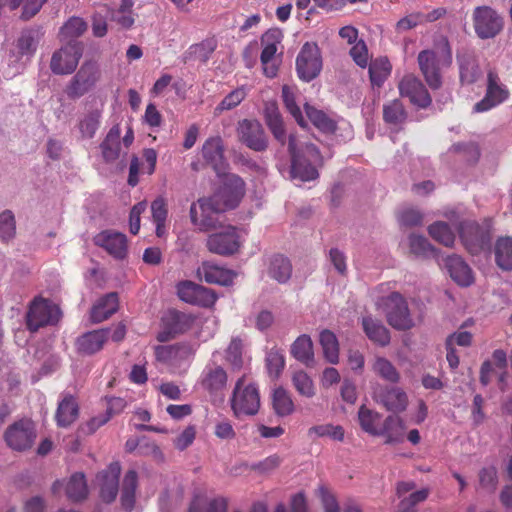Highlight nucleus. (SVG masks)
Returning <instances> with one entry per match:
<instances>
[{
	"mask_svg": "<svg viewBox=\"0 0 512 512\" xmlns=\"http://www.w3.org/2000/svg\"><path fill=\"white\" fill-rule=\"evenodd\" d=\"M288 150L291 155V176L301 181H311L318 178L317 165L322 164V156L316 145L307 143L297 150V139L293 134L288 138Z\"/></svg>",
	"mask_w": 512,
	"mask_h": 512,
	"instance_id": "1",
	"label": "nucleus"
},
{
	"mask_svg": "<svg viewBox=\"0 0 512 512\" xmlns=\"http://www.w3.org/2000/svg\"><path fill=\"white\" fill-rule=\"evenodd\" d=\"M452 63V52L447 40L434 50H423L418 54L419 68L431 89H438L442 85L441 67H448Z\"/></svg>",
	"mask_w": 512,
	"mask_h": 512,
	"instance_id": "2",
	"label": "nucleus"
},
{
	"mask_svg": "<svg viewBox=\"0 0 512 512\" xmlns=\"http://www.w3.org/2000/svg\"><path fill=\"white\" fill-rule=\"evenodd\" d=\"M245 182L236 174L225 176L220 188L203 202V206L210 205L217 212H225L236 208L245 195Z\"/></svg>",
	"mask_w": 512,
	"mask_h": 512,
	"instance_id": "3",
	"label": "nucleus"
},
{
	"mask_svg": "<svg viewBox=\"0 0 512 512\" xmlns=\"http://www.w3.org/2000/svg\"><path fill=\"white\" fill-rule=\"evenodd\" d=\"M230 406L237 418L254 416L260 409V393L255 383L247 382L246 377H240L234 386Z\"/></svg>",
	"mask_w": 512,
	"mask_h": 512,
	"instance_id": "4",
	"label": "nucleus"
},
{
	"mask_svg": "<svg viewBox=\"0 0 512 512\" xmlns=\"http://www.w3.org/2000/svg\"><path fill=\"white\" fill-rule=\"evenodd\" d=\"M61 318V311L52 301L43 297H35L26 314V326L31 332L41 327L55 325Z\"/></svg>",
	"mask_w": 512,
	"mask_h": 512,
	"instance_id": "5",
	"label": "nucleus"
},
{
	"mask_svg": "<svg viewBox=\"0 0 512 512\" xmlns=\"http://www.w3.org/2000/svg\"><path fill=\"white\" fill-rule=\"evenodd\" d=\"M101 76L102 72L96 61H85L66 86L65 93L70 99H78L93 90Z\"/></svg>",
	"mask_w": 512,
	"mask_h": 512,
	"instance_id": "6",
	"label": "nucleus"
},
{
	"mask_svg": "<svg viewBox=\"0 0 512 512\" xmlns=\"http://www.w3.org/2000/svg\"><path fill=\"white\" fill-rule=\"evenodd\" d=\"M34 423L29 419H20L7 427L4 441L14 451L24 452L32 448L36 440Z\"/></svg>",
	"mask_w": 512,
	"mask_h": 512,
	"instance_id": "7",
	"label": "nucleus"
},
{
	"mask_svg": "<svg viewBox=\"0 0 512 512\" xmlns=\"http://www.w3.org/2000/svg\"><path fill=\"white\" fill-rule=\"evenodd\" d=\"M476 35L481 39L497 36L503 29V18L490 6H478L472 14Z\"/></svg>",
	"mask_w": 512,
	"mask_h": 512,
	"instance_id": "8",
	"label": "nucleus"
},
{
	"mask_svg": "<svg viewBox=\"0 0 512 512\" xmlns=\"http://www.w3.org/2000/svg\"><path fill=\"white\" fill-rule=\"evenodd\" d=\"M385 306L387 322L394 329L406 331L415 326L407 301L400 293H391L386 299Z\"/></svg>",
	"mask_w": 512,
	"mask_h": 512,
	"instance_id": "9",
	"label": "nucleus"
},
{
	"mask_svg": "<svg viewBox=\"0 0 512 512\" xmlns=\"http://www.w3.org/2000/svg\"><path fill=\"white\" fill-rule=\"evenodd\" d=\"M83 54V46L78 41H68L52 55L50 68L56 75H67L75 71Z\"/></svg>",
	"mask_w": 512,
	"mask_h": 512,
	"instance_id": "10",
	"label": "nucleus"
},
{
	"mask_svg": "<svg viewBox=\"0 0 512 512\" xmlns=\"http://www.w3.org/2000/svg\"><path fill=\"white\" fill-rule=\"evenodd\" d=\"M221 230L210 234L206 241L207 249L220 256L236 254L241 246L237 228L231 225L221 226Z\"/></svg>",
	"mask_w": 512,
	"mask_h": 512,
	"instance_id": "11",
	"label": "nucleus"
},
{
	"mask_svg": "<svg viewBox=\"0 0 512 512\" xmlns=\"http://www.w3.org/2000/svg\"><path fill=\"white\" fill-rule=\"evenodd\" d=\"M460 239L472 255L479 254L489 246L491 235L488 228L480 226L475 221H463L459 228Z\"/></svg>",
	"mask_w": 512,
	"mask_h": 512,
	"instance_id": "12",
	"label": "nucleus"
},
{
	"mask_svg": "<svg viewBox=\"0 0 512 512\" xmlns=\"http://www.w3.org/2000/svg\"><path fill=\"white\" fill-rule=\"evenodd\" d=\"M322 69V59L318 46L314 43H305L296 59L298 77L306 82L315 79Z\"/></svg>",
	"mask_w": 512,
	"mask_h": 512,
	"instance_id": "13",
	"label": "nucleus"
},
{
	"mask_svg": "<svg viewBox=\"0 0 512 512\" xmlns=\"http://www.w3.org/2000/svg\"><path fill=\"white\" fill-rule=\"evenodd\" d=\"M372 398L378 405L393 413L403 412L408 406V396L398 386L378 384L373 388Z\"/></svg>",
	"mask_w": 512,
	"mask_h": 512,
	"instance_id": "14",
	"label": "nucleus"
},
{
	"mask_svg": "<svg viewBox=\"0 0 512 512\" xmlns=\"http://www.w3.org/2000/svg\"><path fill=\"white\" fill-rule=\"evenodd\" d=\"M178 297L189 304L200 307H212L216 300V293L209 288L199 285L193 281L185 280L177 284Z\"/></svg>",
	"mask_w": 512,
	"mask_h": 512,
	"instance_id": "15",
	"label": "nucleus"
},
{
	"mask_svg": "<svg viewBox=\"0 0 512 512\" xmlns=\"http://www.w3.org/2000/svg\"><path fill=\"white\" fill-rule=\"evenodd\" d=\"M237 134L241 143L256 152L268 148V138L263 126L257 120L244 119L238 123Z\"/></svg>",
	"mask_w": 512,
	"mask_h": 512,
	"instance_id": "16",
	"label": "nucleus"
},
{
	"mask_svg": "<svg viewBox=\"0 0 512 512\" xmlns=\"http://www.w3.org/2000/svg\"><path fill=\"white\" fill-rule=\"evenodd\" d=\"M509 96L505 85L501 84L498 74L490 70L487 74V88L484 98L477 102L473 111L482 113L503 103Z\"/></svg>",
	"mask_w": 512,
	"mask_h": 512,
	"instance_id": "17",
	"label": "nucleus"
},
{
	"mask_svg": "<svg viewBox=\"0 0 512 512\" xmlns=\"http://www.w3.org/2000/svg\"><path fill=\"white\" fill-rule=\"evenodd\" d=\"M398 88L401 96L409 98L410 102L419 108H427L432 102L428 90L414 75H405Z\"/></svg>",
	"mask_w": 512,
	"mask_h": 512,
	"instance_id": "18",
	"label": "nucleus"
},
{
	"mask_svg": "<svg viewBox=\"0 0 512 512\" xmlns=\"http://www.w3.org/2000/svg\"><path fill=\"white\" fill-rule=\"evenodd\" d=\"M95 245L103 248L113 258L122 260L127 256L126 235L113 230H104L94 237Z\"/></svg>",
	"mask_w": 512,
	"mask_h": 512,
	"instance_id": "19",
	"label": "nucleus"
},
{
	"mask_svg": "<svg viewBox=\"0 0 512 512\" xmlns=\"http://www.w3.org/2000/svg\"><path fill=\"white\" fill-rule=\"evenodd\" d=\"M121 465L119 462H112L107 469L97 475V481L100 488V498L105 503H112L119 491V476Z\"/></svg>",
	"mask_w": 512,
	"mask_h": 512,
	"instance_id": "20",
	"label": "nucleus"
},
{
	"mask_svg": "<svg viewBox=\"0 0 512 512\" xmlns=\"http://www.w3.org/2000/svg\"><path fill=\"white\" fill-rule=\"evenodd\" d=\"M110 337L109 329H97L83 333L75 341L78 354L91 356L101 351Z\"/></svg>",
	"mask_w": 512,
	"mask_h": 512,
	"instance_id": "21",
	"label": "nucleus"
},
{
	"mask_svg": "<svg viewBox=\"0 0 512 512\" xmlns=\"http://www.w3.org/2000/svg\"><path fill=\"white\" fill-rule=\"evenodd\" d=\"M103 105L100 107L87 104L84 111L79 115L77 128L83 139H92L102 124Z\"/></svg>",
	"mask_w": 512,
	"mask_h": 512,
	"instance_id": "22",
	"label": "nucleus"
},
{
	"mask_svg": "<svg viewBox=\"0 0 512 512\" xmlns=\"http://www.w3.org/2000/svg\"><path fill=\"white\" fill-rule=\"evenodd\" d=\"M207 198L198 200V207L196 203H193L190 207V219L193 225H195L199 231L207 232L218 227V220L215 217V214H218L213 207L210 205L203 206V202H206Z\"/></svg>",
	"mask_w": 512,
	"mask_h": 512,
	"instance_id": "23",
	"label": "nucleus"
},
{
	"mask_svg": "<svg viewBox=\"0 0 512 512\" xmlns=\"http://www.w3.org/2000/svg\"><path fill=\"white\" fill-rule=\"evenodd\" d=\"M228 376L226 371L219 365L208 364L201 378L202 387L211 395L222 394L227 385Z\"/></svg>",
	"mask_w": 512,
	"mask_h": 512,
	"instance_id": "24",
	"label": "nucleus"
},
{
	"mask_svg": "<svg viewBox=\"0 0 512 512\" xmlns=\"http://www.w3.org/2000/svg\"><path fill=\"white\" fill-rule=\"evenodd\" d=\"M444 265L450 277L458 285L467 287L473 283L474 277L472 270L460 256H447L444 260Z\"/></svg>",
	"mask_w": 512,
	"mask_h": 512,
	"instance_id": "25",
	"label": "nucleus"
},
{
	"mask_svg": "<svg viewBox=\"0 0 512 512\" xmlns=\"http://www.w3.org/2000/svg\"><path fill=\"white\" fill-rule=\"evenodd\" d=\"M198 274L209 284L228 286L232 284L236 273L230 269L218 266L211 262H203L198 269Z\"/></svg>",
	"mask_w": 512,
	"mask_h": 512,
	"instance_id": "26",
	"label": "nucleus"
},
{
	"mask_svg": "<svg viewBox=\"0 0 512 512\" xmlns=\"http://www.w3.org/2000/svg\"><path fill=\"white\" fill-rule=\"evenodd\" d=\"M202 156L207 165L219 173L224 165V147L221 137H210L202 146Z\"/></svg>",
	"mask_w": 512,
	"mask_h": 512,
	"instance_id": "27",
	"label": "nucleus"
},
{
	"mask_svg": "<svg viewBox=\"0 0 512 512\" xmlns=\"http://www.w3.org/2000/svg\"><path fill=\"white\" fill-rule=\"evenodd\" d=\"M119 306L118 294L110 292L101 297L90 312V319L93 323H100L111 317Z\"/></svg>",
	"mask_w": 512,
	"mask_h": 512,
	"instance_id": "28",
	"label": "nucleus"
},
{
	"mask_svg": "<svg viewBox=\"0 0 512 512\" xmlns=\"http://www.w3.org/2000/svg\"><path fill=\"white\" fill-rule=\"evenodd\" d=\"M362 327L368 339L373 343L381 347L390 343V332L381 320L372 316H365L362 318Z\"/></svg>",
	"mask_w": 512,
	"mask_h": 512,
	"instance_id": "29",
	"label": "nucleus"
},
{
	"mask_svg": "<svg viewBox=\"0 0 512 512\" xmlns=\"http://www.w3.org/2000/svg\"><path fill=\"white\" fill-rule=\"evenodd\" d=\"M121 128L118 124L112 126L100 144L102 158L106 163L116 161L121 152Z\"/></svg>",
	"mask_w": 512,
	"mask_h": 512,
	"instance_id": "30",
	"label": "nucleus"
},
{
	"mask_svg": "<svg viewBox=\"0 0 512 512\" xmlns=\"http://www.w3.org/2000/svg\"><path fill=\"white\" fill-rule=\"evenodd\" d=\"M265 122L274 138L281 144L286 143V131L276 102H267L264 108Z\"/></svg>",
	"mask_w": 512,
	"mask_h": 512,
	"instance_id": "31",
	"label": "nucleus"
},
{
	"mask_svg": "<svg viewBox=\"0 0 512 512\" xmlns=\"http://www.w3.org/2000/svg\"><path fill=\"white\" fill-rule=\"evenodd\" d=\"M229 500L224 496L206 498L204 495H195L189 505L188 512H227Z\"/></svg>",
	"mask_w": 512,
	"mask_h": 512,
	"instance_id": "32",
	"label": "nucleus"
},
{
	"mask_svg": "<svg viewBox=\"0 0 512 512\" xmlns=\"http://www.w3.org/2000/svg\"><path fill=\"white\" fill-rule=\"evenodd\" d=\"M79 416V405L74 396L64 395L59 402L55 419L60 427H68L76 421Z\"/></svg>",
	"mask_w": 512,
	"mask_h": 512,
	"instance_id": "33",
	"label": "nucleus"
},
{
	"mask_svg": "<svg viewBox=\"0 0 512 512\" xmlns=\"http://www.w3.org/2000/svg\"><path fill=\"white\" fill-rule=\"evenodd\" d=\"M406 427L403 420L395 415H389L379 427L378 435L385 437V444H396L404 440Z\"/></svg>",
	"mask_w": 512,
	"mask_h": 512,
	"instance_id": "34",
	"label": "nucleus"
},
{
	"mask_svg": "<svg viewBox=\"0 0 512 512\" xmlns=\"http://www.w3.org/2000/svg\"><path fill=\"white\" fill-rule=\"evenodd\" d=\"M290 354L306 367H313L314 348L311 337L307 334L297 337L291 345Z\"/></svg>",
	"mask_w": 512,
	"mask_h": 512,
	"instance_id": "35",
	"label": "nucleus"
},
{
	"mask_svg": "<svg viewBox=\"0 0 512 512\" xmlns=\"http://www.w3.org/2000/svg\"><path fill=\"white\" fill-rule=\"evenodd\" d=\"M195 317L192 314L169 310L162 318V325H166L176 335L190 330L194 324Z\"/></svg>",
	"mask_w": 512,
	"mask_h": 512,
	"instance_id": "36",
	"label": "nucleus"
},
{
	"mask_svg": "<svg viewBox=\"0 0 512 512\" xmlns=\"http://www.w3.org/2000/svg\"><path fill=\"white\" fill-rule=\"evenodd\" d=\"M138 486V475L135 470L126 472L121 488V505L124 510L131 512L135 505V493Z\"/></svg>",
	"mask_w": 512,
	"mask_h": 512,
	"instance_id": "37",
	"label": "nucleus"
},
{
	"mask_svg": "<svg viewBox=\"0 0 512 512\" xmlns=\"http://www.w3.org/2000/svg\"><path fill=\"white\" fill-rule=\"evenodd\" d=\"M268 275L279 283H286L292 275L290 260L280 254L271 257L268 265Z\"/></svg>",
	"mask_w": 512,
	"mask_h": 512,
	"instance_id": "38",
	"label": "nucleus"
},
{
	"mask_svg": "<svg viewBox=\"0 0 512 512\" xmlns=\"http://www.w3.org/2000/svg\"><path fill=\"white\" fill-rule=\"evenodd\" d=\"M283 34L280 29H269L261 37L263 49L260 55L261 63L273 60L277 53V46L281 43Z\"/></svg>",
	"mask_w": 512,
	"mask_h": 512,
	"instance_id": "39",
	"label": "nucleus"
},
{
	"mask_svg": "<svg viewBox=\"0 0 512 512\" xmlns=\"http://www.w3.org/2000/svg\"><path fill=\"white\" fill-rule=\"evenodd\" d=\"M66 496L72 502L84 500L88 495V487L83 473L73 474L65 485Z\"/></svg>",
	"mask_w": 512,
	"mask_h": 512,
	"instance_id": "40",
	"label": "nucleus"
},
{
	"mask_svg": "<svg viewBox=\"0 0 512 512\" xmlns=\"http://www.w3.org/2000/svg\"><path fill=\"white\" fill-rule=\"evenodd\" d=\"M272 407L276 415L285 417L291 415L294 410V402L290 393L283 387H278L272 394Z\"/></svg>",
	"mask_w": 512,
	"mask_h": 512,
	"instance_id": "41",
	"label": "nucleus"
},
{
	"mask_svg": "<svg viewBox=\"0 0 512 512\" xmlns=\"http://www.w3.org/2000/svg\"><path fill=\"white\" fill-rule=\"evenodd\" d=\"M319 342L324 358L331 364H337L339 361V343L336 335L332 331L325 329L320 333Z\"/></svg>",
	"mask_w": 512,
	"mask_h": 512,
	"instance_id": "42",
	"label": "nucleus"
},
{
	"mask_svg": "<svg viewBox=\"0 0 512 512\" xmlns=\"http://www.w3.org/2000/svg\"><path fill=\"white\" fill-rule=\"evenodd\" d=\"M495 261L499 268L512 270V238L501 237L495 244Z\"/></svg>",
	"mask_w": 512,
	"mask_h": 512,
	"instance_id": "43",
	"label": "nucleus"
},
{
	"mask_svg": "<svg viewBox=\"0 0 512 512\" xmlns=\"http://www.w3.org/2000/svg\"><path fill=\"white\" fill-rule=\"evenodd\" d=\"M41 36V28L24 29L17 40V48L19 53L21 55L34 54Z\"/></svg>",
	"mask_w": 512,
	"mask_h": 512,
	"instance_id": "44",
	"label": "nucleus"
},
{
	"mask_svg": "<svg viewBox=\"0 0 512 512\" xmlns=\"http://www.w3.org/2000/svg\"><path fill=\"white\" fill-rule=\"evenodd\" d=\"M391 72V64L386 57L377 58L369 64V76L373 86L381 87Z\"/></svg>",
	"mask_w": 512,
	"mask_h": 512,
	"instance_id": "45",
	"label": "nucleus"
},
{
	"mask_svg": "<svg viewBox=\"0 0 512 512\" xmlns=\"http://www.w3.org/2000/svg\"><path fill=\"white\" fill-rule=\"evenodd\" d=\"M410 252L421 258L437 257L438 250L421 235L411 234L409 237Z\"/></svg>",
	"mask_w": 512,
	"mask_h": 512,
	"instance_id": "46",
	"label": "nucleus"
},
{
	"mask_svg": "<svg viewBox=\"0 0 512 512\" xmlns=\"http://www.w3.org/2000/svg\"><path fill=\"white\" fill-rule=\"evenodd\" d=\"M292 385L299 395L312 398L316 394V388L312 378L307 372L303 370H297L292 373L291 377Z\"/></svg>",
	"mask_w": 512,
	"mask_h": 512,
	"instance_id": "47",
	"label": "nucleus"
},
{
	"mask_svg": "<svg viewBox=\"0 0 512 512\" xmlns=\"http://www.w3.org/2000/svg\"><path fill=\"white\" fill-rule=\"evenodd\" d=\"M407 118V113L400 100H393L383 106V120L393 126L402 125Z\"/></svg>",
	"mask_w": 512,
	"mask_h": 512,
	"instance_id": "48",
	"label": "nucleus"
},
{
	"mask_svg": "<svg viewBox=\"0 0 512 512\" xmlns=\"http://www.w3.org/2000/svg\"><path fill=\"white\" fill-rule=\"evenodd\" d=\"M358 420L362 430L373 436L378 435L379 423L381 420V415L378 412L362 405L358 410Z\"/></svg>",
	"mask_w": 512,
	"mask_h": 512,
	"instance_id": "49",
	"label": "nucleus"
},
{
	"mask_svg": "<svg viewBox=\"0 0 512 512\" xmlns=\"http://www.w3.org/2000/svg\"><path fill=\"white\" fill-rule=\"evenodd\" d=\"M372 370L383 380L392 384L400 381V373L391 361L384 357H377L372 365Z\"/></svg>",
	"mask_w": 512,
	"mask_h": 512,
	"instance_id": "50",
	"label": "nucleus"
},
{
	"mask_svg": "<svg viewBox=\"0 0 512 512\" xmlns=\"http://www.w3.org/2000/svg\"><path fill=\"white\" fill-rule=\"evenodd\" d=\"M87 30V23L80 17L69 18L61 27L59 35L61 40L75 41Z\"/></svg>",
	"mask_w": 512,
	"mask_h": 512,
	"instance_id": "51",
	"label": "nucleus"
},
{
	"mask_svg": "<svg viewBox=\"0 0 512 512\" xmlns=\"http://www.w3.org/2000/svg\"><path fill=\"white\" fill-rule=\"evenodd\" d=\"M305 113L315 127L323 132H334L336 129L335 122L330 119L323 111L315 107L305 104Z\"/></svg>",
	"mask_w": 512,
	"mask_h": 512,
	"instance_id": "52",
	"label": "nucleus"
},
{
	"mask_svg": "<svg viewBox=\"0 0 512 512\" xmlns=\"http://www.w3.org/2000/svg\"><path fill=\"white\" fill-rule=\"evenodd\" d=\"M265 366L269 377L272 380L278 379L285 367L283 353L277 348L270 349L266 354Z\"/></svg>",
	"mask_w": 512,
	"mask_h": 512,
	"instance_id": "53",
	"label": "nucleus"
},
{
	"mask_svg": "<svg viewBox=\"0 0 512 512\" xmlns=\"http://www.w3.org/2000/svg\"><path fill=\"white\" fill-rule=\"evenodd\" d=\"M429 235L440 244L451 247L455 241V234L445 222L438 221L428 227Z\"/></svg>",
	"mask_w": 512,
	"mask_h": 512,
	"instance_id": "54",
	"label": "nucleus"
},
{
	"mask_svg": "<svg viewBox=\"0 0 512 512\" xmlns=\"http://www.w3.org/2000/svg\"><path fill=\"white\" fill-rule=\"evenodd\" d=\"M282 99L287 111L292 115V117L300 126L304 127L306 125L305 119L300 107L297 105L294 89L288 85H283Z\"/></svg>",
	"mask_w": 512,
	"mask_h": 512,
	"instance_id": "55",
	"label": "nucleus"
},
{
	"mask_svg": "<svg viewBox=\"0 0 512 512\" xmlns=\"http://www.w3.org/2000/svg\"><path fill=\"white\" fill-rule=\"evenodd\" d=\"M247 96L244 86L238 87L226 95L223 100L214 109L215 115H220L224 111L232 110L237 107Z\"/></svg>",
	"mask_w": 512,
	"mask_h": 512,
	"instance_id": "56",
	"label": "nucleus"
},
{
	"mask_svg": "<svg viewBox=\"0 0 512 512\" xmlns=\"http://www.w3.org/2000/svg\"><path fill=\"white\" fill-rule=\"evenodd\" d=\"M16 221L12 211L5 210L0 214V238L3 242H9L15 237Z\"/></svg>",
	"mask_w": 512,
	"mask_h": 512,
	"instance_id": "57",
	"label": "nucleus"
},
{
	"mask_svg": "<svg viewBox=\"0 0 512 512\" xmlns=\"http://www.w3.org/2000/svg\"><path fill=\"white\" fill-rule=\"evenodd\" d=\"M324 512H339L340 506L336 495L326 485H319L316 490Z\"/></svg>",
	"mask_w": 512,
	"mask_h": 512,
	"instance_id": "58",
	"label": "nucleus"
},
{
	"mask_svg": "<svg viewBox=\"0 0 512 512\" xmlns=\"http://www.w3.org/2000/svg\"><path fill=\"white\" fill-rule=\"evenodd\" d=\"M309 435L315 434L319 437H330L336 441H343L344 429L340 425L322 424L316 425L309 429Z\"/></svg>",
	"mask_w": 512,
	"mask_h": 512,
	"instance_id": "59",
	"label": "nucleus"
},
{
	"mask_svg": "<svg viewBox=\"0 0 512 512\" xmlns=\"http://www.w3.org/2000/svg\"><path fill=\"white\" fill-rule=\"evenodd\" d=\"M226 361L233 369L239 370L243 365L242 343L239 339H233L226 349Z\"/></svg>",
	"mask_w": 512,
	"mask_h": 512,
	"instance_id": "60",
	"label": "nucleus"
},
{
	"mask_svg": "<svg viewBox=\"0 0 512 512\" xmlns=\"http://www.w3.org/2000/svg\"><path fill=\"white\" fill-rule=\"evenodd\" d=\"M480 486L493 492L498 484L497 469L494 466L482 468L479 472Z\"/></svg>",
	"mask_w": 512,
	"mask_h": 512,
	"instance_id": "61",
	"label": "nucleus"
},
{
	"mask_svg": "<svg viewBox=\"0 0 512 512\" xmlns=\"http://www.w3.org/2000/svg\"><path fill=\"white\" fill-rule=\"evenodd\" d=\"M479 77V68L472 60H465L460 63V80L462 83L472 84Z\"/></svg>",
	"mask_w": 512,
	"mask_h": 512,
	"instance_id": "62",
	"label": "nucleus"
},
{
	"mask_svg": "<svg viewBox=\"0 0 512 512\" xmlns=\"http://www.w3.org/2000/svg\"><path fill=\"white\" fill-rule=\"evenodd\" d=\"M350 55L354 62L361 68L368 65L369 54L366 43L363 40L356 42L350 49Z\"/></svg>",
	"mask_w": 512,
	"mask_h": 512,
	"instance_id": "63",
	"label": "nucleus"
},
{
	"mask_svg": "<svg viewBox=\"0 0 512 512\" xmlns=\"http://www.w3.org/2000/svg\"><path fill=\"white\" fill-rule=\"evenodd\" d=\"M195 437V426L189 425L174 439L173 444L176 449L183 451L194 442Z\"/></svg>",
	"mask_w": 512,
	"mask_h": 512,
	"instance_id": "64",
	"label": "nucleus"
}]
</instances>
